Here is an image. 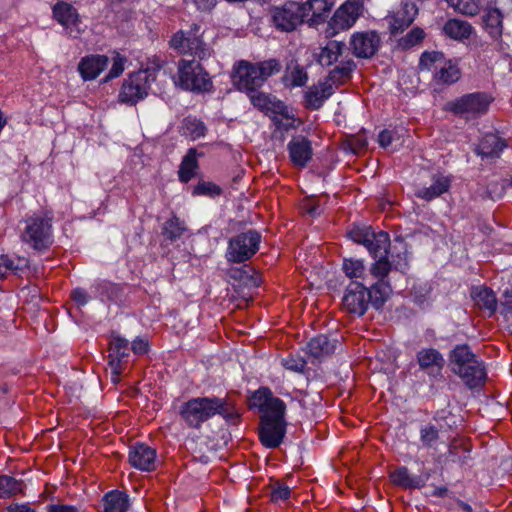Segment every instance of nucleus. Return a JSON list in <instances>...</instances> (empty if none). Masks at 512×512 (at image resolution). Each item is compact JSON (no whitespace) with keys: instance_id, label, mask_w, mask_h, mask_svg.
<instances>
[{"instance_id":"obj_1","label":"nucleus","mask_w":512,"mask_h":512,"mask_svg":"<svg viewBox=\"0 0 512 512\" xmlns=\"http://www.w3.org/2000/svg\"><path fill=\"white\" fill-rule=\"evenodd\" d=\"M253 405L261 412L259 439L266 448H277L286 434V405L274 397L268 388L258 389L252 396Z\"/></svg>"},{"instance_id":"obj_2","label":"nucleus","mask_w":512,"mask_h":512,"mask_svg":"<svg viewBox=\"0 0 512 512\" xmlns=\"http://www.w3.org/2000/svg\"><path fill=\"white\" fill-rule=\"evenodd\" d=\"M178 414L181 420L193 429H199L202 423L219 414L228 423L236 424L240 414L235 406L226 398L213 397H195L182 403Z\"/></svg>"},{"instance_id":"obj_3","label":"nucleus","mask_w":512,"mask_h":512,"mask_svg":"<svg viewBox=\"0 0 512 512\" xmlns=\"http://www.w3.org/2000/svg\"><path fill=\"white\" fill-rule=\"evenodd\" d=\"M281 70V64L276 59L257 63L239 61L233 68L232 82L234 86L246 94L259 89L269 77Z\"/></svg>"},{"instance_id":"obj_4","label":"nucleus","mask_w":512,"mask_h":512,"mask_svg":"<svg viewBox=\"0 0 512 512\" xmlns=\"http://www.w3.org/2000/svg\"><path fill=\"white\" fill-rule=\"evenodd\" d=\"M175 85L183 90L203 93L211 91L213 83L208 72L196 60L181 59L177 65Z\"/></svg>"},{"instance_id":"obj_5","label":"nucleus","mask_w":512,"mask_h":512,"mask_svg":"<svg viewBox=\"0 0 512 512\" xmlns=\"http://www.w3.org/2000/svg\"><path fill=\"white\" fill-rule=\"evenodd\" d=\"M52 220L48 212L28 217L20 234L21 240L38 251L49 248L53 242Z\"/></svg>"},{"instance_id":"obj_6","label":"nucleus","mask_w":512,"mask_h":512,"mask_svg":"<svg viewBox=\"0 0 512 512\" xmlns=\"http://www.w3.org/2000/svg\"><path fill=\"white\" fill-rule=\"evenodd\" d=\"M155 80V73L149 69L129 74L121 86L119 101L127 105L137 104L148 95L151 83Z\"/></svg>"},{"instance_id":"obj_7","label":"nucleus","mask_w":512,"mask_h":512,"mask_svg":"<svg viewBox=\"0 0 512 512\" xmlns=\"http://www.w3.org/2000/svg\"><path fill=\"white\" fill-rule=\"evenodd\" d=\"M261 234L256 230H248L229 240L226 258L232 263H242L252 258L259 250Z\"/></svg>"},{"instance_id":"obj_8","label":"nucleus","mask_w":512,"mask_h":512,"mask_svg":"<svg viewBox=\"0 0 512 512\" xmlns=\"http://www.w3.org/2000/svg\"><path fill=\"white\" fill-rule=\"evenodd\" d=\"M392 270V265L389 262L387 255L378 257L370 267V276L375 282H369L374 293V307L380 309L384 303L389 299L392 294V287L388 276Z\"/></svg>"},{"instance_id":"obj_9","label":"nucleus","mask_w":512,"mask_h":512,"mask_svg":"<svg viewBox=\"0 0 512 512\" xmlns=\"http://www.w3.org/2000/svg\"><path fill=\"white\" fill-rule=\"evenodd\" d=\"M200 26L193 24L188 31L180 30L176 32L171 40L170 46L181 54H191L199 59H204L209 55V51L199 35Z\"/></svg>"},{"instance_id":"obj_10","label":"nucleus","mask_w":512,"mask_h":512,"mask_svg":"<svg viewBox=\"0 0 512 512\" xmlns=\"http://www.w3.org/2000/svg\"><path fill=\"white\" fill-rule=\"evenodd\" d=\"M374 300L371 287L368 288L364 283L353 281L346 288L342 305L348 313L362 316L370 303L374 306Z\"/></svg>"},{"instance_id":"obj_11","label":"nucleus","mask_w":512,"mask_h":512,"mask_svg":"<svg viewBox=\"0 0 512 512\" xmlns=\"http://www.w3.org/2000/svg\"><path fill=\"white\" fill-rule=\"evenodd\" d=\"M491 99L485 93H471L447 103V109L466 118L476 117L488 111Z\"/></svg>"},{"instance_id":"obj_12","label":"nucleus","mask_w":512,"mask_h":512,"mask_svg":"<svg viewBox=\"0 0 512 512\" xmlns=\"http://www.w3.org/2000/svg\"><path fill=\"white\" fill-rule=\"evenodd\" d=\"M129 342L118 335H112L109 343L108 365L111 369V381L120 382V376L129 362Z\"/></svg>"},{"instance_id":"obj_13","label":"nucleus","mask_w":512,"mask_h":512,"mask_svg":"<svg viewBox=\"0 0 512 512\" xmlns=\"http://www.w3.org/2000/svg\"><path fill=\"white\" fill-rule=\"evenodd\" d=\"M273 23L277 29L291 32L304 22L305 8L299 2H287L272 10Z\"/></svg>"},{"instance_id":"obj_14","label":"nucleus","mask_w":512,"mask_h":512,"mask_svg":"<svg viewBox=\"0 0 512 512\" xmlns=\"http://www.w3.org/2000/svg\"><path fill=\"white\" fill-rule=\"evenodd\" d=\"M381 46V38L376 31L355 32L349 41L351 53L361 59L373 57Z\"/></svg>"},{"instance_id":"obj_15","label":"nucleus","mask_w":512,"mask_h":512,"mask_svg":"<svg viewBox=\"0 0 512 512\" xmlns=\"http://www.w3.org/2000/svg\"><path fill=\"white\" fill-rule=\"evenodd\" d=\"M359 17V5L353 1H347L341 5L329 21L326 30L327 37H333L338 31L349 29Z\"/></svg>"},{"instance_id":"obj_16","label":"nucleus","mask_w":512,"mask_h":512,"mask_svg":"<svg viewBox=\"0 0 512 512\" xmlns=\"http://www.w3.org/2000/svg\"><path fill=\"white\" fill-rule=\"evenodd\" d=\"M417 14L418 8L415 3H403L399 10L388 17L391 35L395 36L404 32L414 22Z\"/></svg>"},{"instance_id":"obj_17","label":"nucleus","mask_w":512,"mask_h":512,"mask_svg":"<svg viewBox=\"0 0 512 512\" xmlns=\"http://www.w3.org/2000/svg\"><path fill=\"white\" fill-rule=\"evenodd\" d=\"M156 450L143 443L130 447L129 463L141 471H151L155 467Z\"/></svg>"},{"instance_id":"obj_18","label":"nucleus","mask_w":512,"mask_h":512,"mask_svg":"<svg viewBox=\"0 0 512 512\" xmlns=\"http://www.w3.org/2000/svg\"><path fill=\"white\" fill-rule=\"evenodd\" d=\"M289 157L294 166L304 168L311 160L313 150L311 142L304 136H296L287 145Z\"/></svg>"},{"instance_id":"obj_19","label":"nucleus","mask_w":512,"mask_h":512,"mask_svg":"<svg viewBox=\"0 0 512 512\" xmlns=\"http://www.w3.org/2000/svg\"><path fill=\"white\" fill-rule=\"evenodd\" d=\"M417 362L420 369L424 370L431 377L441 376L444 367L442 354L434 348H425L417 353Z\"/></svg>"},{"instance_id":"obj_20","label":"nucleus","mask_w":512,"mask_h":512,"mask_svg":"<svg viewBox=\"0 0 512 512\" xmlns=\"http://www.w3.org/2000/svg\"><path fill=\"white\" fill-rule=\"evenodd\" d=\"M247 95L249 96L253 106L258 110L265 113L271 112L287 117V107L282 101L276 100L275 97L260 92L258 89L247 93Z\"/></svg>"},{"instance_id":"obj_21","label":"nucleus","mask_w":512,"mask_h":512,"mask_svg":"<svg viewBox=\"0 0 512 512\" xmlns=\"http://www.w3.org/2000/svg\"><path fill=\"white\" fill-rule=\"evenodd\" d=\"M54 18L72 35L74 30L76 34L80 32L78 28L79 15L77 10L67 2H57L53 6Z\"/></svg>"},{"instance_id":"obj_22","label":"nucleus","mask_w":512,"mask_h":512,"mask_svg":"<svg viewBox=\"0 0 512 512\" xmlns=\"http://www.w3.org/2000/svg\"><path fill=\"white\" fill-rule=\"evenodd\" d=\"M463 368L461 373H455L459 376L464 384L470 389L482 387L485 384L487 378L486 367L481 359H476Z\"/></svg>"},{"instance_id":"obj_23","label":"nucleus","mask_w":512,"mask_h":512,"mask_svg":"<svg viewBox=\"0 0 512 512\" xmlns=\"http://www.w3.org/2000/svg\"><path fill=\"white\" fill-rule=\"evenodd\" d=\"M334 93V88L329 81H320L305 92V107L311 110H317L322 107L324 101Z\"/></svg>"},{"instance_id":"obj_24","label":"nucleus","mask_w":512,"mask_h":512,"mask_svg":"<svg viewBox=\"0 0 512 512\" xmlns=\"http://www.w3.org/2000/svg\"><path fill=\"white\" fill-rule=\"evenodd\" d=\"M105 55H89L81 59L78 70L84 80L95 79L108 65Z\"/></svg>"},{"instance_id":"obj_25","label":"nucleus","mask_w":512,"mask_h":512,"mask_svg":"<svg viewBox=\"0 0 512 512\" xmlns=\"http://www.w3.org/2000/svg\"><path fill=\"white\" fill-rule=\"evenodd\" d=\"M301 5L305 8V18L311 24L323 22L331 11L333 0H307Z\"/></svg>"},{"instance_id":"obj_26","label":"nucleus","mask_w":512,"mask_h":512,"mask_svg":"<svg viewBox=\"0 0 512 512\" xmlns=\"http://www.w3.org/2000/svg\"><path fill=\"white\" fill-rule=\"evenodd\" d=\"M469 453L470 451L467 447H464L458 440L454 439L449 443L447 453L438 455L435 461L442 465L452 462L465 466L470 459Z\"/></svg>"},{"instance_id":"obj_27","label":"nucleus","mask_w":512,"mask_h":512,"mask_svg":"<svg viewBox=\"0 0 512 512\" xmlns=\"http://www.w3.org/2000/svg\"><path fill=\"white\" fill-rule=\"evenodd\" d=\"M506 146L505 140L496 134L488 133L481 139L475 151L482 158L496 159Z\"/></svg>"},{"instance_id":"obj_28","label":"nucleus","mask_w":512,"mask_h":512,"mask_svg":"<svg viewBox=\"0 0 512 512\" xmlns=\"http://www.w3.org/2000/svg\"><path fill=\"white\" fill-rule=\"evenodd\" d=\"M337 343V339H331L329 336L321 334L309 341L307 350L310 356L322 359L335 352Z\"/></svg>"},{"instance_id":"obj_29","label":"nucleus","mask_w":512,"mask_h":512,"mask_svg":"<svg viewBox=\"0 0 512 512\" xmlns=\"http://www.w3.org/2000/svg\"><path fill=\"white\" fill-rule=\"evenodd\" d=\"M478 358L467 344L457 345L449 354L451 371L454 374L461 373L463 368Z\"/></svg>"},{"instance_id":"obj_30","label":"nucleus","mask_w":512,"mask_h":512,"mask_svg":"<svg viewBox=\"0 0 512 512\" xmlns=\"http://www.w3.org/2000/svg\"><path fill=\"white\" fill-rule=\"evenodd\" d=\"M471 298L476 306L482 310L488 311L489 315L496 312L498 300L495 293L486 286H476L471 289Z\"/></svg>"},{"instance_id":"obj_31","label":"nucleus","mask_w":512,"mask_h":512,"mask_svg":"<svg viewBox=\"0 0 512 512\" xmlns=\"http://www.w3.org/2000/svg\"><path fill=\"white\" fill-rule=\"evenodd\" d=\"M390 479L393 484L401 488L419 489L425 485L428 476L426 478H422L421 476H412L407 467L402 466L390 474Z\"/></svg>"},{"instance_id":"obj_32","label":"nucleus","mask_w":512,"mask_h":512,"mask_svg":"<svg viewBox=\"0 0 512 512\" xmlns=\"http://www.w3.org/2000/svg\"><path fill=\"white\" fill-rule=\"evenodd\" d=\"M450 187V179L444 175H434L432 178V184L429 187L421 188L416 191L415 195L418 198L426 201L439 197L443 193L447 192Z\"/></svg>"},{"instance_id":"obj_33","label":"nucleus","mask_w":512,"mask_h":512,"mask_svg":"<svg viewBox=\"0 0 512 512\" xmlns=\"http://www.w3.org/2000/svg\"><path fill=\"white\" fill-rule=\"evenodd\" d=\"M443 33L453 40L462 41L471 36L473 27L467 21L453 18L444 24Z\"/></svg>"},{"instance_id":"obj_34","label":"nucleus","mask_w":512,"mask_h":512,"mask_svg":"<svg viewBox=\"0 0 512 512\" xmlns=\"http://www.w3.org/2000/svg\"><path fill=\"white\" fill-rule=\"evenodd\" d=\"M197 156V150L190 148L183 157L178 171L179 180L182 183H188L196 176L197 170L199 169Z\"/></svg>"},{"instance_id":"obj_35","label":"nucleus","mask_w":512,"mask_h":512,"mask_svg":"<svg viewBox=\"0 0 512 512\" xmlns=\"http://www.w3.org/2000/svg\"><path fill=\"white\" fill-rule=\"evenodd\" d=\"M129 505L128 495L119 490H112L103 497L104 512H126Z\"/></svg>"},{"instance_id":"obj_36","label":"nucleus","mask_w":512,"mask_h":512,"mask_svg":"<svg viewBox=\"0 0 512 512\" xmlns=\"http://www.w3.org/2000/svg\"><path fill=\"white\" fill-rule=\"evenodd\" d=\"M389 246L390 236L385 231H373L371 237L369 238V242H367L365 245V247L374 258L386 256Z\"/></svg>"},{"instance_id":"obj_37","label":"nucleus","mask_w":512,"mask_h":512,"mask_svg":"<svg viewBox=\"0 0 512 512\" xmlns=\"http://www.w3.org/2000/svg\"><path fill=\"white\" fill-rule=\"evenodd\" d=\"M355 67L356 65L353 60L341 62L340 65L336 66L333 70L330 71L328 77L324 81H329V83H331L332 87L335 89L350 80L351 73Z\"/></svg>"},{"instance_id":"obj_38","label":"nucleus","mask_w":512,"mask_h":512,"mask_svg":"<svg viewBox=\"0 0 512 512\" xmlns=\"http://www.w3.org/2000/svg\"><path fill=\"white\" fill-rule=\"evenodd\" d=\"M344 47V42L336 40L328 41V43L323 48H321V51L318 54V63L322 66H330L334 64L341 56Z\"/></svg>"},{"instance_id":"obj_39","label":"nucleus","mask_w":512,"mask_h":512,"mask_svg":"<svg viewBox=\"0 0 512 512\" xmlns=\"http://www.w3.org/2000/svg\"><path fill=\"white\" fill-rule=\"evenodd\" d=\"M503 15L497 8L489 9L483 16V24L487 33L493 38L498 39L503 31Z\"/></svg>"},{"instance_id":"obj_40","label":"nucleus","mask_w":512,"mask_h":512,"mask_svg":"<svg viewBox=\"0 0 512 512\" xmlns=\"http://www.w3.org/2000/svg\"><path fill=\"white\" fill-rule=\"evenodd\" d=\"M308 75L304 68L298 63H291L287 66L283 81L286 86L301 87L306 84Z\"/></svg>"},{"instance_id":"obj_41","label":"nucleus","mask_w":512,"mask_h":512,"mask_svg":"<svg viewBox=\"0 0 512 512\" xmlns=\"http://www.w3.org/2000/svg\"><path fill=\"white\" fill-rule=\"evenodd\" d=\"M434 78L443 84H452L460 78V70L451 60H444L436 70Z\"/></svg>"},{"instance_id":"obj_42","label":"nucleus","mask_w":512,"mask_h":512,"mask_svg":"<svg viewBox=\"0 0 512 512\" xmlns=\"http://www.w3.org/2000/svg\"><path fill=\"white\" fill-rule=\"evenodd\" d=\"M185 231L186 226L184 222L180 221L178 217L173 216L163 224L161 234L165 240L174 242L180 239Z\"/></svg>"},{"instance_id":"obj_43","label":"nucleus","mask_w":512,"mask_h":512,"mask_svg":"<svg viewBox=\"0 0 512 512\" xmlns=\"http://www.w3.org/2000/svg\"><path fill=\"white\" fill-rule=\"evenodd\" d=\"M24 484L22 481L8 475L0 476V498H9L22 492Z\"/></svg>"},{"instance_id":"obj_44","label":"nucleus","mask_w":512,"mask_h":512,"mask_svg":"<svg viewBox=\"0 0 512 512\" xmlns=\"http://www.w3.org/2000/svg\"><path fill=\"white\" fill-rule=\"evenodd\" d=\"M445 56L442 52L432 51V52H424L419 61L420 69L424 70H436L439 66L444 63Z\"/></svg>"},{"instance_id":"obj_45","label":"nucleus","mask_w":512,"mask_h":512,"mask_svg":"<svg viewBox=\"0 0 512 512\" xmlns=\"http://www.w3.org/2000/svg\"><path fill=\"white\" fill-rule=\"evenodd\" d=\"M439 440L440 431L435 425L429 423L421 427L420 441L424 447L435 448Z\"/></svg>"},{"instance_id":"obj_46","label":"nucleus","mask_w":512,"mask_h":512,"mask_svg":"<svg viewBox=\"0 0 512 512\" xmlns=\"http://www.w3.org/2000/svg\"><path fill=\"white\" fill-rule=\"evenodd\" d=\"M222 188L210 181H199L196 186H194L192 194L194 196H207V197H217L222 194Z\"/></svg>"},{"instance_id":"obj_47","label":"nucleus","mask_w":512,"mask_h":512,"mask_svg":"<svg viewBox=\"0 0 512 512\" xmlns=\"http://www.w3.org/2000/svg\"><path fill=\"white\" fill-rule=\"evenodd\" d=\"M183 129L184 134L194 140L204 136L206 132V127L203 122L190 118L185 119Z\"/></svg>"},{"instance_id":"obj_48","label":"nucleus","mask_w":512,"mask_h":512,"mask_svg":"<svg viewBox=\"0 0 512 512\" xmlns=\"http://www.w3.org/2000/svg\"><path fill=\"white\" fill-rule=\"evenodd\" d=\"M424 37L425 33L423 29L415 27L399 40V45L403 49H409L420 43Z\"/></svg>"},{"instance_id":"obj_49","label":"nucleus","mask_w":512,"mask_h":512,"mask_svg":"<svg viewBox=\"0 0 512 512\" xmlns=\"http://www.w3.org/2000/svg\"><path fill=\"white\" fill-rule=\"evenodd\" d=\"M448 2L455 10L464 15L474 16L479 11L478 3L475 0H448Z\"/></svg>"},{"instance_id":"obj_50","label":"nucleus","mask_w":512,"mask_h":512,"mask_svg":"<svg viewBox=\"0 0 512 512\" xmlns=\"http://www.w3.org/2000/svg\"><path fill=\"white\" fill-rule=\"evenodd\" d=\"M343 270L349 278H360L364 274L365 267L361 260L344 259Z\"/></svg>"},{"instance_id":"obj_51","label":"nucleus","mask_w":512,"mask_h":512,"mask_svg":"<svg viewBox=\"0 0 512 512\" xmlns=\"http://www.w3.org/2000/svg\"><path fill=\"white\" fill-rule=\"evenodd\" d=\"M373 229L368 226H355L349 231V237L356 243L366 245L373 233Z\"/></svg>"},{"instance_id":"obj_52","label":"nucleus","mask_w":512,"mask_h":512,"mask_svg":"<svg viewBox=\"0 0 512 512\" xmlns=\"http://www.w3.org/2000/svg\"><path fill=\"white\" fill-rule=\"evenodd\" d=\"M290 488L280 482H276L271 485L270 498L273 502L285 501L290 497Z\"/></svg>"},{"instance_id":"obj_53","label":"nucleus","mask_w":512,"mask_h":512,"mask_svg":"<svg viewBox=\"0 0 512 512\" xmlns=\"http://www.w3.org/2000/svg\"><path fill=\"white\" fill-rule=\"evenodd\" d=\"M282 365L288 370L302 372L305 369L306 361L300 356L289 355L282 359Z\"/></svg>"},{"instance_id":"obj_54","label":"nucleus","mask_w":512,"mask_h":512,"mask_svg":"<svg viewBox=\"0 0 512 512\" xmlns=\"http://www.w3.org/2000/svg\"><path fill=\"white\" fill-rule=\"evenodd\" d=\"M125 62H126L125 57L121 56L119 53H115V55L113 57L112 67H111L108 75L105 77V82H107L110 79L120 76L124 71Z\"/></svg>"},{"instance_id":"obj_55","label":"nucleus","mask_w":512,"mask_h":512,"mask_svg":"<svg viewBox=\"0 0 512 512\" xmlns=\"http://www.w3.org/2000/svg\"><path fill=\"white\" fill-rule=\"evenodd\" d=\"M367 144L365 136L360 134L351 136L348 140V147L354 154H359L361 151L366 149Z\"/></svg>"},{"instance_id":"obj_56","label":"nucleus","mask_w":512,"mask_h":512,"mask_svg":"<svg viewBox=\"0 0 512 512\" xmlns=\"http://www.w3.org/2000/svg\"><path fill=\"white\" fill-rule=\"evenodd\" d=\"M500 312L506 319V314L512 315V291L506 290L500 300Z\"/></svg>"},{"instance_id":"obj_57","label":"nucleus","mask_w":512,"mask_h":512,"mask_svg":"<svg viewBox=\"0 0 512 512\" xmlns=\"http://www.w3.org/2000/svg\"><path fill=\"white\" fill-rule=\"evenodd\" d=\"M396 138L398 139L399 136L397 135V133L395 131L385 129L380 132V134L378 136V142L381 147L387 148L392 144V142Z\"/></svg>"},{"instance_id":"obj_58","label":"nucleus","mask_w":512,"mask_h":512,"mask_svg":"<svg viewBox=\"0 0 512 512\" xmlns=\"http://www.w3.org/2000/svg\"><path fill=\"white\" fill-rule=\"evenodd\" d=\"M149 344L146 339L137 338L132 342L131 350L136 355H143L148 352Z\"/></svg>"},{"instance_id":"obj_59","label":"nucleus","mask_w":512,"mask_h":512,"mask_svg":"<svg viewBox=\"0 0 512 512\" xmlns=\"http://www.w3.org/2000/svg\"><path fill=\"white\" fill-rule=\"evenodd\" d=\"M71 298L78 305L83 306L88 302V295L84 289L77 288L71 292Z\"/></svg>"},{"instance_id":"obj_60","label":"nucleus","mask_w":512,"mask_h":512,"mask_svg":"<svg viewBox=\"0 0 512 512\" xmlns=\"http://www.w3.org/2000/svg\"><path fill=\"white\" fill-rule=\"evenodd\" d=\"M13 259L8 256H0V278L7 275L8 272H12Z\"/></svg>"},{"instance_id":"obj_61","label":"nucleus","mask_w":512,"mask_h":512,"mask_svg":"<svg viewBox=\"0 0 512 512\" xmlns=\"http://www.w3.org/2000/svg\"><path fill=\"white\" fill-rule=\"evenodd\" d=\"M47 512H78V510L75 506L57 503L48 505Z\"/></svg>"},{"instance_id":"obj_62","label":"nucleus","mask_w":512,"mask_h":512,"mask_svg":"<svg viewBox=\"0 0 512 512\" xmlns=\"http://www.w3.org/2000/svg\"><path fill=\"white\" fill-rule=\"evenodd\" d=\"M29 266V261L28 259L24 258V257H18L17 259H13V264H12V272H14L15 274H19L20 272H22L24 269L28 268Z\"/></svg>"},{"instance_id":"obj_63","label":"nucleus","mask_w":512,"mask_h":512,"mask_svg":"<svg viewBox=\"0 0 512 512\" xmlns=\"http://www.w3.org/2000/svg\"><path fill=\"white\" fill-rule=\"evenodd\" d=\"M192 2L196 5L197 9L209 11L216 5L217 0H192Z\"/></svg>"},{"instance_id":"obj_64","label":"nucleus","mask_w":512,"mask_h":512,"mask_svg":"<svg viewBox=\"0 0 512 512\" xmlns=\"http://www.w3.org/2000/svg\"><path fill=\"white\" fill-rule=\"evenodd\" d=\"M7 512H36V511L28 505L15 504V505H10L7 508Z\"/></svg>"}]
</instances>
